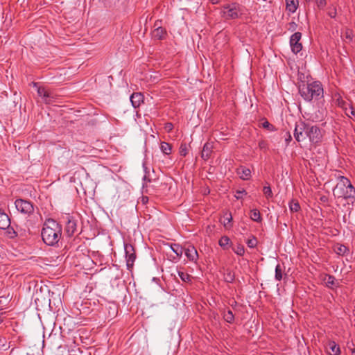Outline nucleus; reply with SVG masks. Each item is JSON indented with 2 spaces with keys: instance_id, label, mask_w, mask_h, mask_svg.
Here are the masks:
<instances>
[{
  "instance_id": "a878e982",
  "label": "nucleus",
  "mask_w": 355,
  "mask_h": 355,
  "mask_svg": "<svg viewBox=\"0 0 355 355\" xmlns=\"http://www.w3.org/2000/svg\"><path fill=\"white\" fill-rule=\"evenodd\" d=\"M284 275V269L282 267L277 264L275 267V279L278 281L282 279Z\"/></svg>"
},
{
  "instance_id": "2f4dec72",
  "label": "nucleus",
  "mask_w": 355,
  "mask_h": 355,
  "mask_svg": "<svg viewBox=\"0 0 355 355\" xmlns=\"http://www.w3.org/2000/svg\"><path fill=\"white\" fill-rule=\"evenodd\" d=\"M263 193L268 199L272 198L273 196L270 186H264L263 188Z\"/></svg>"
},
{
  "instance_id": "f704fd0d",
  "label": "nucleus",
  "mask_w": 355,
  "mask_h": 355,
  "mask_svg": "<svg viewBox=\"0 0 355 355\" xmlns=\"http://www.w3.org/2000/svg\"><path fill=\"white\" fill-rule=\"evenodd\" d=\"M327 15L331 17V18H335L336 17V15H337V10H336V8L335 6H329L327 9Z\"/></svg>"
},
{
  "instance_id": "f3484780",
  "label": "nucleus",
  "mask_w": 355,
  "mask_h": 355,
  "mask_svg": "<svg viewBox=\"0 0 355 355\" xmlns=\"http://www.w3.org/2000/svg\"><path fill=\"white\" fill-rule=\"evenodd\" d=\"M213 152V145L211 143L207 142L204 144L202 152L201 157L204 160H207Z\"/></svg>"
},
{
  "instance_id": "5701e85b",
  "label": "nucleus",
  "mask_w": 355,
  "mask_h": 355,
  "mask_svg": "<svg viewBox=\"0 0 355 355\" xmlns=\"http://www.w3.org/2000/svg\"><path fill=\"white\" fill-rule=\"evenodd\" d=\"M171 248L176 254L178 257H181L184 252L183 248L179 244H171Z\"/></svg>"
},
{
  "instance_id": "3c124183",
  "label": "nucleus",
  "mask_w": 355,
  "mask_h": 355,
  "mask_svg": "<svg viewBox=\"0 0 355 355\" xmlns=\"http://www.w3.org/2000/svg\"><path fill=\"white\" fill-rule=\"evenodd\" d=\"M0 299H3L4 300V302H8L10 300L8 299V295L7 297L1 296V297H0Z\"/></svg>"
},
{
  "instance_id": "473e14b6",
  "label": "nucleus",
  "mask_w": 355,
  "mask_h": 355,
  "mask_svg": "<svg viewBox=\"0 0 355 355\" xmlns=\"http://www.w3.org/2000/svg\"><path fill=\"white\" fill-rule=\"evenodd\" d=\"M247 245L250 248H254L257 245V240L255 236H252L246 241Z\"/></svg>"
},
{
  "instance_id": "6ab92c4d",
  "label": "nucleus",
  "mask_w": 355,
  "mask_h": 355,
  "mask_svg": "<svg viewBox=\"0 0 355 355\" xmlns=\"http://www.w3.org/2000/svg\"><path fill=\"white\" fill-rule=\"evenodd\" d=\"M298 0H286V10L291 13H294L298 6Z\"/></svg>"
},
{
  "instance_id": "a18cd8bd",
  "label": "nucleus",
  "mask_w": 355,
  "mask_h": 355,
  "mask_svg": "<svg viewBox=\"0 0 355 355\" xmlns=\"http://www.w3.org/2000/svg\"><path fill=\"white\" fill-rule=\"evenodd\" d=\"M164 128L168 132H170L173 129V125L171 123H166Z\"/></svg>"
},
{
  "instance_id": "6e6d98bb",
  "label": "nucleus",
  "mask_w": 355,
  "mask_h": 355,
  "mask_svg": "<svg viewBox=\"0 0 355 355\" xmlns=\"http://www.w3.org/2000/svg\"><path fill=\"white\" fill-rule=\"evenodd\" d=\"M3 303H5L4 302V300L3 299H0V304H3Z\"/></svg>"
},
{
  "instance_id": "4be33fe9",
  "label": "nucleus",
  "mask_w": 355,
  "mask_h": 355,
  "mask_svg": "<svg viewBox=\"0 0 355 355\" xmlns=\"http://www.w3.org/2000/svg\"><path fill=\"white\" fill-rule=\"evenodd\" d=\"M329 347L332 352V355H340V349L339 346L334 341L329 342Z\"/></svg>"
},
{
  "instance_id": "aec40b11",
  "label": "nucleus",
  "mask_w": 355,
  "mask_h": 355,
  "mask_svg": "<svg viewBox=\"0 0 355 355\" xmlns=\"http://www.w3.org/2000/svg\"><path fill=\"white\" fill-rule=\"evenodd\" d=\"M250 218L257 223H260L262 220V218L261 216V214L259 211L257 209H254L250 211Z\"/></svg>"
},
{
  "instance_id": "a19ab883",
  "label": "nucleus",
  "mask_w": 355,
  "mask_h": 355,
  "mask_svg": "<svg viewBox=\"0 0 355 355\" xmlns=\"http://www.w3.org/2000/svg\"><path fill=\"white\" fill-rule=\"evenodd\" d=\"M343 37L345 40H348L349 42L352 40V31L349 29H346L344 33Z\"/></svg>"
},
{
  "instance_id": "de8ad7c7",
  "label": "nucleus",
  "mask_w": 355,
  "mask_h": 355,
  "mask_svg": "<svg viewBox=\"0 0 355 355\" xmlns=\"http://www.w3.org/2000/svg\"><path fill=\"white\" fill-rule=\"evenodd\" d=\"M287 137H286L285 140L286 142V145H288L289 142L292 140V137L289 132H286Z\"/></svg>"
},
{
  "instance_id": "c9c22d12",
  "label": "nucleus",
  "mask_w": 355,
  "mask_h": 355,
  "mask_svg": "<svg viewBox=\"0 0 355 355\" xmlns=\"http://www.w3.org/2000/svg\"><path fill=\"white\" fill-rule=\"evenodd\" d=\"M232 220V214L230 213L228 216L225 218L224 220V227L226 229H230L232 227L231 222Z\"/></svg>"
},
{
  "instance_id": "f8f14e48",
  "label": "nucleus",
  "mask_w": 355,
  "mask_h": 355,
  "mask_svg": "<svg viewBox=\"0 0 355 355\" xmlns=\"http://www.w3.org/2000/svg\"><path fill=\"white\" fill-rule=\"evenodd\" d=\"M35 87H37V94L42 97L46 103H51L53 98L52 95L49 93L45 87L37 86V83H33Z\"/></svg>"
},
{
  "instance_id": "39448f33",
  "label": "nucleus",
  "mask_w": 355,
  "mask_h": 355,
  "mask_svg": "<svg viewBox=\"0 0 355 355\" xmlns=\"http://www.w3.org/2000/svg\"><path fill=\"white\" fill-rule=\"evenodd\" d=\"M242 15L241 7L239 3H232L223 6L221 10L222 17L226 19H235Z\"/></svg>"
},
{
  "instance_id": "37998d69",
  "label": "nucleus",
  "mask_w": 355,
  "mask_h": 355,
  "mask_svg": "<svg viewBox=\"0 0 355 355\" xmlns=\"http://www.w3.org/2000/svg\"><path fill=\"white\" fill-rule=\"evenodd\" d=\"M179 275L183 282H187L190 280V276L188 274L181 272H179Z\"/></svg>"
},
{
  "instance_id": "bb28decb",
  "label": "nucleus",
  "mask_w": 355,
  "mask_h": 355,
  "mask_svg": "<svg viewBox=\"0 0 355 355\" xmlns=\"http://www.w3.org/2000/svg\"><path fill=\"white\" fill-rule=\"evenodd\" d=\"M324 283L328 287L335 285L336 278L331 275H326L323 279Z\"/></svg>"
},
{
  "instance_id": "a211bd4d",
  "label": "nucleus",
  "mask_w": 355,
  "mask_h": 355,
  "mask_svg": "<svg viewBox=\"0 0 355 355\" xmlns=\"http://www.w3.org/2000/svg\"><path fill=\"white\" fill-rule=\"evenodd\" d=\"M10 225V220L8 216L0 209V228L6 230Z\"/></svg>"
},
{
  "instance_id": "58836bf2",
  "label": "nucleus",
  "mask_w": 355,
  "mask_h": 355,
  "mask_svg": "<svg viewBox=\"0 0 355 355\" xmlns=\"http://www.w3.org/2000/svg\"><path fill=\"white\" fill-rule=\"evenodd\" d=\"M243 195H247V192L243 189H241V190H236V194L234 195V197L236 199H241L242 197H243Z\"/></svg>"
},
{
  "instance_id": "393cba45",
  "label": "nucleus",
  "mask_w": 355,
  "mask_h": 355,
  "mask_svg": "<svg viewBox=\"0 0 355 355\" xmlns=\"http://www.w3.org/2000/svg\"><path fill=\"white\" fill-rule=\"evenodd\" d=\"M223 318L227 322L232 323L234 320V315L231 310H228L224 312Z\"/></svg>"
},
{
  "instance_id": "1a4fd4ad",
  "label": "nucleus",
  "mask_w": 355,
  "mask_h": 355,
  "mask_svg": "<svg viewBox=\"0 0 355 355\" xmlns=\"http://www.w3.org/2000/svg\"><path fill=\"white\" fill-rule=\"evenodd\" d=\"M64 218L66 220L64 227L65 234L68 237H71L77 230V220L69 214H67Z\"/></svg>"
},
{
  "instance_id": "72a5a7b5",
  "label": "nucleus",
  "mask_w": 355,
  "mask_h": 355,
  "mask_svg": "<svg viewBox=\"0 0 355 355\" xmlns=\"http://www.w3.org/2000/svg\"><path fill=\"white\" fill-rule=\"evenodd\" d=\"M6 230H7V234L9 236V238L13 239L18 236L17 232L14 230L13 227H10V225Z\"/></svg>"
},
{
  "instance_id": "9d476101",
  "label": "nucleus",
  "mask_w": 355,
  "mask_h": 355,
  "mask_svg": "<svg viewBox=\"0 0 355 355\" xmlns=\"http://www.w3.org/2000/svg\"><path fill=\"white\" fill-rule=\"evenodd\" d=\"M335 101L336 104L345 111L347 116L351 118V115H355V111L352 105L345 102L340 94L335 96Z\"/></svg>"
},
{
  "instance_id": "4468645a",
  "label": "nucleus",
  "mask_w": 355,
  "mask_h": 355,
  "mask_svg": "<svg viewBox=\"0 0 355 355\" xmlns=\"http://www.w3.org/2000/svg\"><path fill=\"white\" fill-rule=\"evenodd\" d=\"M184 254L189 261L196 262L198 254L194 246H188V248L184 250Z\"/></svg>"
},
{
  "instance_id": "b1692460",
  "label": "nucleus",
  "mask_w": 355,
  "mask_h": 355,
  "mask_svg": "<svg viewBox=\"0 0 355 355\" xmlns=\"http://www.w3.org/2000/svg\"><path fill=\"white\" fill-rule=\"evenodd\" d=\"M219 245L223 249H227L230 243V239L227 236H223L219 240Z\"/></svg>"
},
{
  "instance_id": "c85d7f7f",
  "label": "nucleus",
  "mask_w": 355,
  "mask_h": 355,
  "mask_svg": "<svg viewBox=\"0 0 355 355\" xmlns=\"http://www.w3.org/2000/svg\"><path fill=\"white\" fill-rule=\"evenodd\" d=\"M189 152L188 146L186 143H182L180 148H179V153L180 155L182 157H185Z\"/></svg>"
},
{
  "instance_id": "864d4df0",
  "label": "nucleus",
  "mask_w": 355,
  "mask_h": 355,
  "mask_svg": "<svg viewBox=\"0 0 355 355\" xmlns=\"http://www.w3.org/2000/svg\"><path fill=\"white\" fill-rule=\"evenodd\" d=\"M348 348L351 350L352 355H355V348H351L349 346H348Z\"/></svg>"
},
{
  "instance_id": "423d86ee",
  "label": "nucleus",
  "mask_w": 355,
  "mask_h": 355,
  "mask_svg": "<svg viewBox=\"0 0 355 355\" xmlns=\"http://www.w3.org/2000/svg\"><path fill=\"white\" fill-rule=\"evenodd\" d=\"M43 290H36L35 293V302L37 303V301H44L46 303H48L49 305L53 302L54 305L61 304V297H60V293H58V295H55V293L53 291H51V290H47V297H42L41 296Z\"/></svg>"
},
{
  "instance_id": "8fccbe9b",
  "label": "nucleus",
  "mask_w": 355,
  "mask_h": 355,
  "mask_svg": "<svg viewBox=\"0 0 355 355\" xmlns=\"http://www.w3.org/2000/svg\"><path fill=\"white\" fill-rule=\"evenodd\" d=\"M320 201L323 202H327L328 201V198L325 196H322L320 198Z\"/></svg>"
},
{
  "instance_id": "f03ea898",
  "label": "nucleus",
  "mask_w": 355,
  "mask_h": 355,
  "mask_svg": "<svg viewBox=\"0 0 355 355\" xmlns=\"http://www.w3.org/2000/svg\"><path fill=\"white\" fill-rule=\"evenodd\" d=\"M62 234V227L53 218L46 219L41 231L44 243L49 246L58 245Z\"/></svg>"
},
{
  "instance_id": "ddd939ff",
  "label": "nucleus",
  "mask_w": 355,
  "mask_h": 355,
  "mask_svg": "<svg viewBox=\"0 0 355 355\" xmlns=\"http://www.w3.org/2000/svg\"><path fill=\"white\" fill-rule=\"evenodd\" d=\"M130 100L133 107L137 108L144 103V96L139 92L133 93L130 96Z\"/></svg>"
},
{
  "instance_id": "c756f323",
  "label": "nucleus",
  "mask_w": 355,
  "mask_h": 355,
  "mask_svg": "<svg viewBox=\"0 0 355 355\" xmlns=\"http://www.w3.org/2000/svg\"><path fill=\"white\" fill-rule=\"evenodd\" d=\"M234 252L239 255L242 256L245 253L244 246L241 244H238L235 248H233Z\"/></svg>"
},
{
  "instance_id": "dca6fc26",
  "label": "nucleus",
  "mask_w": 355,
  "mask_h": 355,
  "mask_svg": "<svg viewBox=\"0 0 355 355\" xmlns=\"http://www.w3.org/2000/svg\"><path fill=\"white\" fill-rule=\"evenodd\" d=\"M167 35L166 31L163 27H157L152 32L153 38L157 40H164Z\"/></svg>"
},
{
  "instance_id": "f257e3e1",
  "label": "nucleus",
  "mask_w": 355,
  "mask_h": 355,
  "mask_svg": "<svg viewBox=\"0 0 355 355\" xmlns=\"http://www.w3.org/2000/svg\"><path fill=\"white\" fill-rule=\"evenodd\" d=\"M324 131L318 126L300 120L296 122L294 137L298 142L304 141L307 138L313 144H318L322 141Z\"/></svg>"
},
{
  "instance_id": "2eb2a0df",
  "label": "nucleus",
  "mask_w": 355,
  "mask_h": 355,
  "mask_svg": "<svg viewBox=\"0 0 355 355\" xmlns=\"http://www.w3.org/2000/svg\"><path fill=\"white\" fill-rule=\"evenodd\" d=\"M236 174L243 180H248L251 178V171L244 166H241L236 169Z\"/></svg>"
},
{
  "instance_id": "ea45409f",
  "label": "nucleus",
  "mask_w": 355,
  "mask_h": 355,
  "mask_svg": "<svg viewBox=\"0 0 355 355\" xmlns=\"http://www.w3.org/2000/svg\"><path fill=\"white\" fill-rule=\"evenodd\" d=\"M297 24L295 21H291L287 25V29L289 31L293 32L297 29Z\"/></svg>"
},
{
  "instance_id": "cd10ccee",
  "label": "nucleus",
  "mask_w": 355,
  "mask_h": 355,
  "mask_svg": "<svg viewBox=\"0 0 355 355\" xmlns=\"http://www.w3.org/2000/svg\"><path fill=\"white\" fill-rule=\"evenodd\" d=\"M289 208L291 211L297 212L300 210V206L297 201L293 200L289 203Z\"/></svg>"
},
{
  "instance_id": "e433bc0d",
  "label": "nucleus",
  "mask_w": 355,
  "mask_h": 355,
  "mask_svg": "<svg viewBox=\"0 0 355 355\" xmlns=\"http://www.w3.org/2000/svg\"><path fill=\"white\" fill-rule=\"evenodd\" d=\"M315 3H316L318 8L320 10L324 9V8L327 5V0H315Z\"/></svg>"
},
{
  "instance_id": "20e7f679",
  "label": "nucleus",
  "mask_w": 355,
  "mask_h": 355,
  "mask_svg": "<svg viewBox=\"0 0 355 355\" xmlns=\"http://www.w3.org/2000/svg\"><path fill=\"white\" fill-rule=\"evenodd\" d=\"M299 93L306 101L318 99L323 96V87L320 82L314 81L311 83L302 84L299 86Z\"/></svg>"
},
{
  "instance_id": "603ef678",
  "label": "nucleus",
  "mask_w": 355,
  "mask_h": 355,
  "mask_svg": "<svg viewBox=\"0 0 355 355\" xmlns=\"http://www.w3.org/2000/svg\"><path fill=\"white\" fill-rule=\"evenodd\" d=\"M212 4H217L219 2V0H208Z\"/></svg>"
},
{
  "instance_id": "412c9836",
  "label": "nucleus",
  "mask_w": 355,
  "mask_h": 355,
  "mask_svg": "<svg viewBox=\"0 0 355 355\" xmlns=\"http://www.w3.org/2000/svg\"><path fill=\"white\" fill-rule=\"evenodd\" d=\"M160 149L164 154L168 155L171 153L172 146L170 144L162 141L160 144Z\"/></svg>"
},
{
  "instance_id": "9b49d317",
  "label": "nucleus",
  "mask_w": 355,
  "mask_h": 355,
  "mask_svg": "<svg viewBox=\"0 0 355 355\" xmlns=\"http://www.w3.org/2000/svg\"><path fill=\"white\" fill-rule=\"evenodd\" d=\"M302 38L300 32H295L290 37V46L293 53L297 54L302 49V44L300 42Z\"/></svg>"
},
{
  "instance_id": "7ed1b4c3",
  "label": "nucleus",
  "mask_w": 355,
  "mask_h": 355,
  "mask_svg": "<svg viewBox=\"0 0 355 355\" xmlns=\"http://www.w3.org/2000/svg\"><path fill=\"white\" fill-rule=\"evenodd\" d=\"M338 182L333 189V195L338 198H344L351 201L353 204L355 202V188L350 180L345 176H338Z\"/></svg>"
},
{
  "instance_id": "4c0bfd02",
  "label": "nucleus",
  "mask_w": 355,
  "mask_h": 355,
  "mask_svg": "<svg viewBox=\"0 0 355 355\" xmlns=\"http://www.w3.org/2000/svg\"><path fill=\"white\" fill-rule=\"evenodd\" d=\"M258 146L261 150H267L268 149V142L265 140L259 141Z\"/></svg>"
},
{
  "instance_id": "79ce46f5",
  "label": "nucleus",
  "mask_w": 355,
  "mask_h": 355,
  "mask_svg": "<svg viewBox=\"0 0 355 355\" xmlns=\"http://www.w3.org/2000/svg\"><path fill=\"white\" fill-rule=\"evenodd\" d=\"M32 286H33L34 288H40V289L42 288V284H40L37 282H30L28 288H31Z\"/></svg>"
},
{
  "instance_id": "09e8293b",
  "label": "nucleus",
  "mask_w": 355,
  "mask_h": 355,
  "mask_svg": "<svg viewBox=\"0 0 355 355\" xmlns=\"http://www.w3.org/2000/svg\"><path fill=\"white\" fill-rule=\"evenodd\" d=\"M161 24H162V21H156L154 24V28H157V27H162L161 26Z\"/></svg>"
},
{
  "instance_id": "5fc2aeb1",
  "label": "nucleus",
  "mask_w": 355,
  "mask_h": 355,
  "mask_svg": "<svg viewBox=\"0 0 355 355\" xmlns=\"http://www.w3.org/2000/svg\"><path fill=\"white\" fill-rule=\"evenodd\" d=\"M262 294H263V295H266V293H265V291H259V296H260V297H261V295H262Z\"/></svg>"
},
{
  "instance_id": "7c9ffc66",
  "label": "nucleus",
  "mask_w": 355,
  "mask_h": 355,
  "mask_svg": "<svg viewBox=\"0 0 355 355\" xmlns=\"http://www.w3.org/2000/svg\"><path fill=\"white\" fill-rule=\"evenodd\" d=\"M347 251H348L347 248L343 245H340L335 248V252L339 255H344Z\"/></svg>"
},
{
  "instance_id": "c03bdc74",
  "label": "nucleus",
  "mask_w": 355,
  "mask_h": 355,
  "mask_svg": "<svg viewBox=\"0 0 355 355\" xmlns=\"http://www.w3.org/2000/svg\"><path fill=\"white\" fill-rule=\"evenodd\" d=\"M110 309L112 310V311H109V316L112 318H114L115 315H116V313H117V309L115 306H114L113 308H112L111 306L110 307Z\"/></svg>"
},
{
  "instance_id": "0eeeda50",
  "label": "nucleus",
  "mask_w": 355,
  "mask_h": 355,
  "mask_svg": "<svg viewBox=\"0 0 355 355\" xmlns=\"http://www.w3.org/2000/svg\"><path fill=\"white\" fill-rule=\"evenodd\" d=\"M125 259H126V266L129 271H132L134 266V263L136 259L135 250L133 245L130 243L124 244Z\"/></svg>"
},
{
  "instance_id": "49530a36",
  "label": "nucleus",
  "mask_w": 355,
  "mask_h": 355,
  "mask_svg": "<svg viewBox=\"0 0 355 355\" xmlns=\"http://www.w3.org/2000/svg\"><path fill=\"white\" fill-rule=\"evenodd\" d=\"M262 126L264 128H267L268 130H272V128H273V125H271L268 121H264L263 123H262Z\"/></svg>"
},
{
  "instance_id": "6e6552de",
  "label": "nucleus",
  "mask_w": 355,
  "mask_h": 355,
  "mask_svg": "<svg viewBox=\"0 0 355 355\" xmlns=\"http://www.w3.org/2000/svg\"><path fill=\"white\" fill-rule=\"evenodd\" d=\"M16 209L21 214L30 215L34 211L33 204L26 200L17 199L15 202Z\"/></svg>"
}]
</instances>
